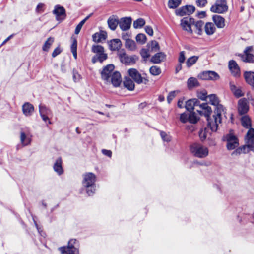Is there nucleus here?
<instances>
[{"instance_id": "nucleus-4", "label": "nucleus", "mask_w": 254, "mask_h": 254, "mask_svg": "<svg viewBox=\"0 0 254 254\" xmlns=\"http://www.w3.org/2000/svg\"><path fill=\"white\" fill-rule=\"evenodd\" d=\"M62 254H79V244L76 239H70L67 247L59 248Z\"/></svg>"}, {"instance_id": "nucleus-21", "label": "nucleus", "mask_w": 254, "mask_h": 254, "mask_svg": "<svg viewBox=\"0 0 254 254\" xmlns=\"http://www.w3.org/2000/svg\"><path fill=\"white\" fill-rule=\"evenodd\" d=\"M212 20L218 28H223L225 26V20L220 15H213L212 17Z\"/></svg>"}, {"instance_id": "nucleus-16", "label": "nucleus", "mask_w": 254, "mask_h": 254, "mask_svg": "<svg viewBox=\"0 0 254 254\" xmlns=\"http://www.w3.org/2000/svg\"><path fill=\"white\" fill-rule=\"evenodd\" d=\"M118 55L120 58L121 62L125 64H129L133 62V59L132 57L128 56L125 53L124 50L118 51Z\"/></svg>"}, {"instance_id": "nucleus-58", "label": "nucleus", "mask_w": 254, "mask_h": 254, "mask_svg": "<svg viewBox=\"0 0 254 254\" xmlns=\"http://www.w3.org/2000/svg\"><path fill=\"white\" fill-rule=\"evenodd\" d=\"M189 116L185 113H183L180 115V120L183 123H185L188 121Z\"/></svg>"}, {"instance_id": "nucleus-39", "label": "nucleus", "mask_w": 254, "mask_h": 254, "mask_svg": "<svg viewBox=\"0 0 254 254\" xmlns=\"http://www.w3.org/2000/svg\"><path fill=\"white\" fill-rule=\"evenodd\" d=\"M151 52H155L159 50L160 46L158 43L156 41H152L150 44H147Z\"/></svg>"}, {"instance_id": "nucleus-46", "label": "nucleus", "mask_w": 254, "mask_h": 254, "mask_svg": "<svg viewBox=\"0 0 254 254\" xmlns=\"http://www.w3.org/2000/svg\"><path fill=\"white\" fill-rule=\"evenodd\" d=\"M77 42L76 39H73L72 44L71 45V51L73 54V56L75 59H77Z\"/></svg>"}, {"instance_id": "nucleus-37", "label": "nucleus", "mask_w": 254, "mask_h": 254, "mask_svg": "<svg viewBox=\"0 0 254 254\" xmlns=\"http://www.w3.org/2000/svg\"><path fill=\"white\" fill-rule=\"evenodd\" d=\"M124 85L126 88L130 91L134 90L135 87L133 81L128 77L125 78Z\"/></svg>"}, {"instance_id": "nucleus-42", "label": "nucleus", "mask_w": 254, "mask_h": 254, "mask_svg": "<svg viewBox=\"0 0 254 254\" xmlns=\"http://www.w3.org/2000/svg\"><path fill=\"white\" fill-rule=\"evenodd\" d=\"M125 46L130 51H134L136 49L135 42L131 39L127 40L125 42Z\"/></svg>"}, {"instance_id": "nucleus-45", "label": "nucleus", "mask_w": 254, "mask_h": 254, "mask_svg": "<svg viewBox=\"0 0 254 254\" xmlns=\"http://www.w3.org/2000/svg\"><path fill=\"white\" fill-rule=\"evenodd\" d=\"M145 24V21L143 18H138L133 22V26L135 29L140 28Z\"/></svg>"}, {"instance_id": "nucleus-25", "label": "nucleus", "mask_w": 254, "mask_h": 254, "mask_svg": "<svg viewBox=\"0 0 254 254\" xmlns=\"http://www.w3.org/2000/svg\"><path fill=\"white\" fill-rule=\"evenodd\" d=\"M107 37V33L106 31H101L97 32L92 35V39L94 42H100L105 40Z\"/></svg>"}, {"instance_id": "nucleus-6", "label": "nucleus", "mask_w": 254, "mask_h": 254, "mask_svg": "<svg viewBox=\"0 0 254 254\" xmlns=\"http://www.w3.org/2000/svg\"><path fill=\"white\" fill-rule=\"evenodd\" d=\"M223 140L226 141V147L228 150H232L236 148L239 145L238 138L234 135L231 131L223 136Z\"/></svg>"}, {"instance_id": "nucleus-44", "label": "nucleus", "mask_w": 254, "mask_h": 254, "mask_svg": "<svg viewBox=\"0 0 254 254\" xmlns=\"http://www.w3.org/2000/svg\"><path fill=\"white\" fill-rule=\"evenodd\" d=\"M175 14L177 16H184L185 15H189L187 10L186 6H183L175 10Z\"/></svg>"}, {"instance_id": "nucleus-57", "label": "nucleus", "mask_w": 254, "mask_h": 254, "mask_svg": "<svg viewBox=\"0 0 254 254\" xmlns=\"http://www.w3.org/2000/svg\"><path fill=\"white\" fill-rule=\"evenodd\" d=\"M186 59L185 52L181 51L179 53L178 62L180 64L184 63Z\"/></svg>"}, {"instance_id": "nucleus-27", "label": "nucleus", "mask_w": 254, "mask_h": 254, "mask_svg": "<svg viewBox=\"0 0 254 254\" xmlns=\"http://www.w3.org/2000/svg\"><path fill=\"white\" fill-rule=\"evenodd\" d=\"M216 30L215 26L212 22H207L204 26L205 32L208 36L213 35Z\"/></svg>"}, {"instance_id": "nucleus-13", "label": "nucleus", "mask_w": 254, "mask_h": 254, "mask_svg": "<svg viewBox=\"0 0 254 254\" xmlns=\"http://www.w3.org/2000/svg\"><path fill=\"white\" fill-rule=\"evenodd\" d=\"M253 48L252 47H247L245 50H244V53L243 54H241L240 56L241 57L242 61L244 62L248 63H253L254 62V56L253 54L251 53L252 51Z\"/></svg>"}, {"instance_id": "nucleus-50", "label": "nucleus", "mask_w": 254, "mask_h": 254, "mask_svg": "<svg viewBox=\"0 0 254 254\" xmlns=\"http://www.w3.org/2000/svg\"><path fill=\"white\" fill-rule=\"evenodd\" d=\"M90 17V15L86 17L83 20H82L76 27L75 29V34H78L85 22Z\"/></svg>"}, {"instance_id": "nucleus-10", "label": "nucleus", "mask_w": 254, "mask_h": 254, "mask_svg": "<svg viewBox=\"0 0 254 254\" xmlns=\"http://www.w3.org/2000/svg\"><path fill=\"white\" fill-rule=\"evenodd\" d=\"M198 77L204 80H217L219 79V75L213 71H205L199 74Z\"/></svg>"}, {"instance_id": "nucleus-49", "label": "nucleus", "mask_w": 254, "mask_h": 254, "mask_svg": "<svg viewBox=\"0 0 254 254\" xmlns=\"http://www.w3.org/2000/svg\"><path fill=\"white\" fill-rule=\"evenodd\" d=\"M198 120V118L196 116L195 112L193 111L190 112L189 117L188 121L192 124H195Z\"/></svg>"}, {"instance_id": "nucleus-8", "label": "nucleus", "mask_w": 254, "mask_h": 254, "mask_svg": "<svg viewBox=\"0 0 254 254\" xmlns=\"http://www.w3.org/2000/svg\"><path fill=\"white\" fill-rule=\"evenodd\" d=\"M194 23V19L190 17H185L181 20L180 25L182 29L190 34L193 33L191 26Z\"/></svg>"}, {"instance_id": "nucleus-26", "label": "nucleus", "mask_w": 254, "mask_h": 254, "mask_svg": "<svg viewBox=\"0 0 254 254\" xmlns=\"http://www.w3.org/2000/svg\"><path fill=\"white\" fill-rule=\"evenodd\" d=\"M53 169L58 175H60L64 173V170L62 167V160L61 158H58L55 161Z\"/></svg>"}, {"instance_id": "nucleus-24", "label": "nucleus", "mask_w": 254, "mask_h": 254, "mask_svg": "<svg viewBox=\"0 0 254 254\" xmlns=\"http://www.w3.org/2000/svg\"><path fill=\"white\" fill-rule=\"evenodd\" d=\"M166 58V55L163 52H159L153 56L150 61L153 64H159Z\"/></svg>"}, {"instance_id": "nucleus-59", "label": "nucleus", "mask_w": 254, "mask_h": 254, "mask_svg": "<svg viewBox=\"0 0 254 254\" xmlns=\"http://www.w3.org/2000/svg\"><path fill=\"white\" fill-rule=\"evenodd\" d=\"M186 7L189 15L192 14L195 11V8L193 5H186Z\"/></svg>"}, {"instance_id": "nucleus-41", "label": "nucleus", "mask_w": 254, "mask_h": 254, "mask_svg": "<svg viewBox=\"0 0 254 254\" xmlns=\"http://www.w3.org/2000/svg\"><path fill=\"white\" fill-rule=\"evenodd\" d=\"M199 58L198 56H193L188 58L186 61V65L188 67H190L192 65L195 64L198 61Z\"/></svg>"}, {"instance_id": "nucleus-53", "label": "nucleus", "mask_w": 254, "mask_h": 254, "mask_svg": "<svg viewBox=\"0 0 254 254\" xmlns=\"http://www.w3.org/2000/svg\"><path fill=\"white\" fill-rule=\"evenodd\" d=\"M92 51L97 54L102 52H104V49L101 45H93L92 47Z\"/></svg>"}, {"instance_id": "nucleus-29", "label": "nucleus", "mask_w": 254, "mask_h": 254, "mask_svg": "<svg viewBox=\"0 0 254 254\" xmlns=\"http://www.w3.org/2000/svg\"><path fill=\"white\" fill-rule=\"evenodd\" d=\"M122 45L120 39H114L110 41L109 43V47L111 50H118Z\"/></svg>"}, {"instance_id": "nucleus-60", "label": "nucleus", "mask_w": 254, "mask_h": 254, "mask_svg": "<svg viewBox=\"0 0 254 254\" xmlns=\"http://www.w3.org/2000/svg\"><path fill=\"white\" fill-rule=\"evenodd\" d=\"M207 3V0H196V1L197 6L200 7L205 6Z\"/></svg>"}, {"instance_id": "nucleus-55", "label": "nucleus", "mask_w": 254, "mask_h": 254, "mask_svg": "<svg viewBox=\"0 0 254 254\" xmlns=\"http://www.w3.org/2000/svg\"><path fill=\"white\" fill-rule=\"evenodd\" d=\"M160 135L163 141L169 142L171 140V137L169 135L167 134L165 132L160 131Z\"/></svg>"}, {"instance_id": "nucleus-20", "label": "nucleus", "mask_w": 254, "mask_h": 254, "mask_svg": "<svg viewBox=\"0 0 254 254\" xmlns=\"http://www.w3.org/2000/svg\"><path fill=\"white\" fill-rule=\"evenodd\" d=\"M121 81L122 79L120 73L118 71L113 72V74L110 78V82H111L113 86L115 87L119 86Z\"/></svg>"}, {"instance_id": "nucleus-28", "label": "nucleus", "mask_w": 254, "mask_h": 254, "mask_svg": "<svg viewBox=\"0 0 254 254\" xmlns=\"http://www.w3.org/2000/svg\"><path fill=\"white\" fill-rule=\"evenodd\" d=\"M107 54L105 53L104 52L96 54L93 57L92 62L93 63H95L97 62L102 63L104 61L107 59Z\"/></svg>"}, {"instance_id": "nucleus-2", "label": "nucleus", "mask_w": 254, "mask_h": 254, "mask_svg": "<svg viewBox=\"0 0 254 254\" xmlns=\"http://www.w3.org/2000/svg\"><path fill=\"white\" fill-rule=\"evenodd\" d=\"M246 144L236 148L231 154L232 156H238L245 154L250 150L254 152V128L248 130L245 137Z\"/></svg>"}, {"instance_id": "nucleus-36", "label": "nucleus", "mask_w": 254, "mask_h": 254, "mask_svg": "<svg viewBox=\"0 0 254 254\" xmlns=\"http://www.w3.org/2000/svg\"><path fill=\"white\" fill-rule=\"evenodd\" d=\"M20 141L23 146L29 145L31 142V138L29 135H27L23 132L20 133Z\"/></svg>"}, {"instance_id": "nucleus-7", "label": "nucleus", "mask_w": 254, "mask_h": 254, "mask_svg": "<svg viewBox=\"0 0 254 254\" xmlns=\"http://www.w3.org/2000/svg\"><path fill=\"white\" fill-rule=\"evenodd\" d=\"M228 9L226 0H217L210 8L211 12L217 13H223L227 11Z\"/></svg>"}, {"instance_id": "nucleus-43", "label": "nucleus", "mask_w": 254, "mask_h": 254, "mask_svg": "<svg viewBox=\"0 0 254 254\" xmlns=\"http://www.w3.org/2000/svg\"><path fill=\"white\" fill-rule=\"evenodd\" d=\"M54 39L53 37H49L47 39L43 46L42 49L44 51H48L51 46L53 43Z\"/></svg>"}, {"instance_id": "nucleus-64", "label": "nucleus", "mask_w": 254, "mask_h": 254, "mask_svg": "<svg viewBox=\"0 0 254 254\" xmlns=\"http://www.w3.org/2000/svg\"><path fill=\"white\" fill-rule=\"evenodd\" d=\"M102 152L104 155L107 156L109 157H111L112 156V151L111 150L103 149L102 150Z\"/></svg>"}, {"instance_id": "nucleus-34", "label": "nucleus", "mask_w": 254, "mask_h": 254, "mask_svg": "<svg viewBox=\"0 0 254 254\" xmlns=\"http://www.w3.org/2000/svg\"><path fill=\"white\" fill-rule=\"evenodd\" d=\"M241 124L242 126L246 128L251 129V120L248 116H244L241 118Z\"/></svg>"}, {"instance_id": "nucleus-15", "label": "nucleus", "mask_w": 254, "mask_h": 254, "mask_svg": "<svg viewBox=\"0 0 254 254\" xmlns=\"http://www.w3.org/2000/svg\"><path fill=\"white\" fill-rule=\"evenodd\" d=\"M128 73L130 77L137 84H140L143 82V79L138 71L134 68H130L128 70Z\"/></svg>"}, {"instance_id": "nucleus-12", "label": "nucleus", "mask_w": 254, "mask_h": 254, "mask_svg": "<svg viewBox=\"0 0 254 254\" xmlns=\"http://www.w3.org/2000/svg\"><path fill=\"white\" fill-rule=\"evenodd\" d=\"M39 110L42 120L45 122H48L49 124H51V122L48 117V116L51 114L50 109L45 105L41 104L39 105Z\"/></svg>"}, {"instance_id": "nucleus-62", "label": "nucleus", "mask_w": 254, "mask_h": 254, "mask_svg": "<svg viewBox=\"0 0 254 254\" xmlns=\"http://www.w3.org/2000/svg\"><path fill=\"white\" fill-rule=\"evenodd\" d=\"M61 51H62L60 49L59 47H57L55 49V50H54V51L52 53V57H56L57 55H58L59 54H60L61 53Z\"/></svg>"}, {"instance_id": "nucleus-14", "label": "nucleus", "mask_w": 254, "mask_h": 254, "mask_svg": "<svg viewBox=\"0 0 254 254\" xmlns=\"http://www.w3.org/2000/svg\"><path fill=\"white\" fill-rule=\"evenodd\" d=\"M249 109L248 101L245 98L240 99L238 101V110L240 115L246 114Z\"/></svg>"}, {"instance_id": "nucleus-3", "label": "nucleus", "mask_w": 254, "mask_h": 254, "mask_svg": "<svg viewBox=\"0 0 254 254\" xmlns=\"http://www.w3.org/2000/svg\"><path fill=\"white\" fill-rule=\"evenodd\" d=\"M82 178L83 188L86 190L88 196L92 195L95 191L96 175L93 173L88 172L83 174Z\"/></svg>"}, {"instance_id": "nucleus-19", "label": "nucleus", "mask_w": 254, "mask_h": 254, "mask_svg": "<svg viewBox=\"0 0 254 254\" xmlns=\"http://www.w3.org/2000/svg\"><path fill=\"white\" fill-rule=\"evenodd\" d=\"M200 105L201 104H200V102L198 99L196 98H193L190 99L186 102L185 107L187 110L190 112H192L193 111V110L195 106H199L200 107Z\"/></svg>"}, {"instance_id": "nucleus-48", "label": "nucleus", "mask_w": 254, "mask_h": 254, "mask_svg": "<svg viewBox=\"0 0 254 254\" xmlns=\"http://www.w3.org/2000/svg\"><path fill=\"white\" fill-rule=\"evenodd\" d=\"M149 71L150 74L154 76L158 75L161 72L160 68L156 65L151 66L150 68Z\"/></svg>"}, {"instance_id": "nucleus-22", "label": "nucleus", "mask_w": 254, "mask_h": 254, "mask_svg": "<svg viewBox=\"0 0 254 254\" xmlns=\"http://www.w3.org/2000/svg\"><path fill=\"white\" fill-rule=\"evenodd\" d=\"M34 106L29 102L24 103L22 106L23 113L27 117L31 116L34 112Z\"/></svg>"}, {"instance_id": "nucleus-31", "label": "nucleus", "mask_w": 254, "mask_h": 254, "mask_svg": "<svg viewBox=\"0 0 254 254\" xmlns=\"http://www.w3.org/2000/svg\"><path fill=\"white\" fill-rule=\"evenodd\" d=\"M211 133V131H209V129L208 128H204L199 131V136L201 141H204L206 138H208L210 136Z\"/></svg>"}, {"instance_id": "nucleus-17", "label": "nucleus", "mask_w": 254, "mask_h": 254, "mask_svg": "<svg viewBox=\"0 0 254 254\" xmlns=\"http://www.w3.org/2000/svg\"><path fill=\"white\" fill-rule=\"evenodd\" d=\"M229 68L231 72V73L234 76L238 77L240 75V68L234 60H231L229 62Z\"/></svg>"}, {"instance_id": "nucleus-63", "label": "nucleus", "mask_w": 254, "mask_h": 254, "mask_svg": "<svg viewBox=\"0 0 254 254\" xmlns=\"http://www.w3.org/2000/svg\"><path fill=\"white\" fill-rule=\"evenodd\" d=\"M44 4L43 3H39L37 6L36 11L38 13H41L43 11Z\"/></svg>"}, {"instance_id": "nucleus-23", "label": "nucleus", "mask_w": 254, "mask_h": 254, "mask_svg": "<svg viewBox=\"0 0 254 254\" xmlns=\"http://www.w3.org/2000/svg\"><path fill=\"white\" fill-rule=\"evenodd\" d=\"M119 21L120 20L118 19L117 17L114 15L110 16L107 21L108 27L111 30H115L117 26L119 24Z\"/></svg>"}, {"instance_id": "nucleus-32", "label": "nucleus", "mask_w": 254, "mask_h": 254, "mask_svg": "<svg viewBox=\"0 0 254 254\" xmlns=\"http://www.w3.org/2000/svg\"><path fill=\"white\" fill-rule=\"evenodd\" d=\"M230 88L232 92L236 97H240L244 95L241 87H237L234 85H230Z\"/></svg>"}, {"instance_id": "nucleus-30", "label": "nucleus", "mask_w": 254, "mask_h": 254, "mask_svg": "<svg viewBox=\"0 0 254 254\" xmlns=\"http://www.w3.org/2000/svg\"><path fill=\"white\" fill-rule=\"evenodd\" d=\"M208 97L209 98L210 103L216 106L215 113H217L218 106L223 107L221 104H219V101L218 97L215 94H211Z\"/></svg>"}, {"instance_id": "nucleus-47", "label": "nucleus", "mask_w": 254, "mask_h": 254, "mask_svg": "<svg viewBox=\"0 0 254 254\" xmlns=\"http://www.w3.org/2000/svg\"><path fill=\"white\" fill-rule=\"evenodd\" d=\"M150 52H151L150 49L143 48L141 50L140 53L142 58L146 61L150 57Z\"/></svg>"}, {"instance_id": "nucleus-38", "label": "nucleus", "mask_w": 254, "mask_h": 254, "mask_svg": "<svg viewBox=\"0 0 254 254\" xmlns=\"http://www.w3.org/2000/svg\"><path fill=\"white\" fill-rule=\"evenodd\" d=\"M196 28V33L199 35H201L202 34V27L204 25V22L202 20H199L197 21H194V23L193 24Z\"/></svg>"}, {"instance_id": "nucleus-1", "label": "nucleus", "mask_w": 254, "mask_h": 254, "mask_svg": "<svg viewBox=\"0 0 254 254\" xmlns=\"http://www.w3.org/2000/svg\"><path fill=\"white\" fill-rule=\"evenodd\" d=\"M200 108L202 110H197L196 111L200 115H204L208 122L207 127L211 130V132L216 131L218 128V124L221 122V115L224 111L223 107L218 106L217 113L213 115L212 118L210 117L212 113V109L207 103H202L200 105Z\"/></svg>"}, {"instance_id": "nucleus-54", "label": "nucleus", "mask_w": 254, "mask_h": 254, "mask_svg": "<svg viewBox=\"0 0 254 254\" xmlns=\"http://www.w3.org/2000/svg\"><path fill=\"white\" fill-rule=\"evenodd\" d=\"M179 92L178 91H173L170 92L167 96V99L168 103H170L171 101L174 99V98L176 96L177 93Z\"/></svg>"}, {"instance_id": "nucleus-9", "label": "nucleus", "mask_w": 254, "mask_h": 254, "mask_svg": "<svg viewBox=\"0 0 254 254\" xmlns=\"http://www.w3.org/2000/svg\"><path fill=\"white\" fill-rule=\"evenodd\" d=\"M53 13L55 15L56 20L59 22L64 20L66 16L65 8L60 5L55 6Z\"/></svg>"}, {"instance_id": "nucleus-56", "label": "nucleus", "mask_w": 254, "mask_h": 254, "mask_svg": "<svg viewBox=\"0 0 254 254\" xmlns=\"http://www.w3.org/2000/svg\"><path fill=\"white\" fill-rule=\"evenodd\" d=\"M81 79V75L78 73V72L75 70H73V79L75 82H79Z\"/></svg>"}, {"instance_id": "nucleus-35", "label": "nucleus", "mask_w": 254, "mask_h": 254, "mask_svg": "<svg viewBox=\"0 0 254 254\" xmlns=\"http://www.w3.org/2000/svg\"><path fill=\"white\" fill-rule=\"evenodd\" d=\"M199 86L197 79L194 77H190L187 81V86L189 89Z\"/></svg>"}, {"instance_id": "nucleus-51", "label": "nucleus", "mask_w": 254, "mask_h": 254, "mask_svg": "<svg viewBox=\"0 0 254 254\" xmlns=\"http://www.w3.org/2000/svg\"><path fill=\"white\" fill-rule=\"evenodd\" d=\"M136 40L141 44H143L146 42L147 38L144 34L139 33L136 36Z\"/></svg>"}, {"instance_id": "nucleus-52", "label": "nucleus", "mask_w": 254, "mask_h": 254, "mask_svg": "<svg viewBox=\"0 0 254 254\" xmlns=\"http://www.w3.org/2000/svg\"><path fill=\"white\" fill-rule=\"evenodd\" d=\"M197 97L202 101H206L207 98V92L205 90L197 92Z\"/></svg>"}, {"instance_id": "nucleus-18", "label": "nucleus", "mask_w": 254, "mask_h": 254, "mask_svg": "<svg viewBox=\"0 0 254 254\" xmlns=\"http://www.w3.org/2000/svg\"><path fill=\"white\" fill-rule=\"evenodd\" d=\"M131 23V18L124 17L120 19L119 25L122 30L127 31L130 28Z\"/></svg>"}, {"instance_id": "nucleus-61", "label": "nucleus", "mask_w": 254, "mask_h": 254, "mask_svg": "<svg viewBox=\"0 0 254 254\" xmlns=\"http://www.w3.org/2000/svg\"><path fill=\"white\" fill-rule=\"evenodd\" d=\"M145 31L149 36H153V30L151 26H147L145 27Z\"/></svg>"}, {"instance_id": "nucleus-33", "label": "nucleus", "mask_w": 254, "mask_h": 254, "mask_svg": "<svg viewBox=\"0 0 254 254\" xmlns=\"http://www.w3.org/2000/svg\"><path fill=\"white\" fill-rule=\"evenodd\" d=\"M244 77L246 82L254 87V72H246Z\"/></svg>"}, {"instance_id": "nucleus-5", "label": "nucleus", "mask_w": 254, "mask_h": 254, "mask_svg": "<svg viewBox=\"0 0 254 254\" xmlns=\"http://www.w3.org/2000/svg\"><path fill=\"white\" fill-rule=\"evenodd\" d=\"M190 150L194 156L200 158L206 157L209 153L208 149L206 147L197 143L192 144Z\"/></svg>"}, {"instance_id": "nucleus-40", "label": "nucleus", "mask_w": 254, "mask_h": 254, "mask_svg": "<svg viewBox=\"0 0 254 254\" xmlns=\"http://www.w3.org/2000/svg\"><path fill=\"white\" fill-rule=\"evenodd\" d=\"M182 0H169L168 6L170 9H175L181 4Z\"/></svg>"}, {"instance_id": "nucleus-11", "label": "nucleus", "mask_w": 254, "mask_h": 254, "mask_svg": "<svg viewBox=\"0 0 254 254\" xmlns=\"http://www.w3.org/2000/svg\"><path fill=\"white\" fill-rule=\"evenodd\" d=\"M114 69L113 64H108L103 69L101 72L102 79L106 82H110V78L113 74Z\"/></svg>"}]
</instances>
